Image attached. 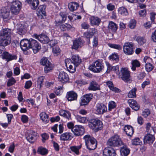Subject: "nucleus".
<instances>
[{
  "label": "nucleus",
  "instance_id": "61",
  "mask_svg": "<svg viewBox=\"0 0 156 156\" xmlns=\"http://www.w3.org/2000/svg\"><path fill=\"white\" fill-rule=\"evenodd\" d=\"M57 44V41L55 40H52L50 41H49L48 43L51 47H53Z\"/></svg>",
  "mask_w": 156,
  "mask_h": 156
},
{
  "label": "nucleus",
  "instance_id": "17",
  "mask_svg": "<svg viewBox=\"0 0 156 156\" xmlns=\"http://www.w3.org/2000/svg\"><path fill=\"white\" fill-rule=\"evenodd\" d=\"M107 110V107L104 104L100 103L97 104L96 109L97 114H103Z\"/></svg>",
  "mask_w": 156,
  "mask_h": 156
},
{
  "label": "nucleus",
  "instance_id": "47",
  "mask_svg": "<svg viewBox=\"0 0 156 156\" xmlns=\"http://www.w3.org/2000/svg\"><path fill=\"white\" fill-rule=\"evenodd\" d=\"M141 143V141L138 138H136L132 140V144L134 145H140Z\"/></svg>",
  "mask_w": 156,
  "mask_h": 156
},
{
  "label": "nucleus",
  "instance_id": "15",
  "mask_svg": "<svg viewBox=\"0 0 156 156\" xmlns=\"http://www.w3.org/2000/svg\"><path fill=\"white\" fill-rule=\"evenodd\" d=\"M91 96H92V95L91 94H88L84 95L81 97V101L80 102V105L83 106L87 105L92 99L90 97Z\"/></svg>",
  "mask_w": 156,
  "mask_h": 156
},
{
  "label": "nucleus",
  "instance_id": "14",
  "mask_svg": "<svg viewBox=\"0 0 156 156\" xmlns=\"http://www.w3.org/2000/svg\"><path fill=\"white\" fill-rule=\"evenodd\" d=\"M116 154L115 150L111 147H106L103 151V156H115Z\"/></svg>",
  "mask_w": 156,
  "mask_h": 156
},
{
  "label": "nucleus",
  "instance_id": "36",
  "mask_svg": "<svg viewBox=\"0 0 156 156\" xmlns=\"http://www.w3.org/2000/svg\"><path fill=\"white\" fill-rule=\"evenodd\" d=\"M59 26L61 30L63 31L69 30L72 28V26L67 23H65L64 24H60Z\"/></svg>",
  "mask_w": 156,
  "mask_h": 156
},
{
  "label": "nucleus",
  "instance_id": "27",
  "mask_svg": "<svg viewBox=\"0 0 156 156\" xmlns=\"http://www.w3.org/2000/svg\"><path fill=\"white\" fill-rule=\"evenodd\" d=\"M120 151L122 156H127L130 153V150L126 146H124L121 147Z\"/></svg>",
  "mask_w": 156,
  "mask_h": 156
},
{
  "label": "nucleus",
  "instance_id": "32",
  "mask_svg": "<svg viewBox=\"0 0 156 156\" xmlns=\"http://www.w3.org/2000/svg\"><path fill=\"white\" fill-rule=\"evenodd\" d=\"M72 137L70 133H66L62 134L61 135L60 138L61 140H70Z\"/></svg>",
  "mask_w": 156,
  "mask_h": 156
},
{
  "label": "nucleus",
  "instance_id": "33",
  "mask_svg": "<svg viewBox=\"0 0 156 156\" xmlns=\"http://www.w3.org/2000/svg\"><path fill=\"white\" fill-rule=\"evenodd\" d=\"M41 119L43 122L45 123H48L49 120V117L47 114L44 112H42L40 114Z\"/></svg>",
  "mask_w": 156,
  "mask_h": 156
},
{
  "label": "nucleus",
  "instance_id": "23",
  "mask_svg": "<svg viewBox=\"0 0 156 156\" xmlns=\"http://www.w3.org/2000/svg\"><path fill=\"white\" fill-rule=\"evenodd\" d=\"M96 32L97 30L95 28L90 29L89 31L84 33V35L86 38L89 39L96 34Z\"/></svg>",
  "mask_w": 156,
  "mask_h": 156
},
{
  "label": "nucleus",
  "instance_id": "19",
  "mask_svg": "<svg viewBox=\"0 0 156 156\" xmlns=\"http://www.w3.org/2000/svg\"><path fill=\"white\" fill-rule=\"evenodd\" d=\"M77 97V94L73 91H70L67 92L66 98L69 101H72L76 100Z\"/></svg>",
  "mask_w": 156,
  "mask_h": 156
},
{
  "label": "nucleus",
  "instance_id": "25",
  "mask_svg": "<svg viewBox=\"0 0 156 156\" xmlns=\"http://www.w3.org/2000/svg\"><path fill=\"white\" fill-rule=\"evenodd\" d=\"M124 130L126 132V134L129 136H131L134 133L133 127L129 125L125 126L124 128Z\"/></svg>",
  "mask_w": 156,
  "mask_h": 156
},
{
  "label": "nucleus",
  "instance_id": "53",
  "mask_svg": "<svg viewBox=\"0 0 156 156\" xmlns=\"http://www.w3.org/2000/svg\"><path fill=\"white\" fill-rule=\"evenodd\" d=\"M72 131L76 136H78V126L76 125L71 129Z\"/></svg>",
  "mask_w": 156,
  "mask_h": 156
},
{
  "label": "nucleus",
  "instance_id": "26",
  "mask_svg": "<svg viewBox=\"0 0 156 156\" xmlns=\"http://www.w3.org/2000/svg\"><path fill=\"white\" fill-rule=\"evenodd\" d=\"M17 30V32L20 35L24 34L26 32L24 26L22 24L18 25Z\"/></svg>",
  "mask_w": 156,
  "mask_h": 156
},
{
  "label": "nucleus",
  "instance_id": "1",
  "mask_svg": "<svg viewBox=\"0 0 156 156\" xmlns=\"http://www.w3.org/2000/svg\"><path fill=\"white\" fill-rule=\"evenodd\" d=\"M20 47L23 51H26L30 48H32L34 54L37 53L41 48L40 44L36 40L32 38L29 40L24 39L20 43Z\"/></svg>",
  "mask_w": 156,
  "mask_h": 156
},
{
  "label": "nucleus",
  "instance_id": "42",
  "mask_svg": "<svg viewBox=\"0 0 156 156\" xmlns=\"http://www.w3.org/2000/svg\"><path fill=\"white\" fill-rule=\"evenodd\" d=\"M72 59L74 65L77 67L78 66V55H73L72 57Z\"/></svg>",
  "mask_w": 156,
  "mask_h": 156
},
{
  "label": "nucleus",
  "instance_id": "55",
  "mask_svg": "<svg viewBox=\"0 0 156 156\" xmlns=\"http://www.w3.org/2000/svg\"><path fill=\"white\" fill-rule=\"evenodd\" d=\"M128 102L130 106L132 108L134 105L137 103L136 101L133 99H129L128 101Z\"/></svg>",
  "mask_w": 156,
  "mask_h": 156
},
{
  "label": "nucleus",
  "instance_id": "18",
  "mask_svg": "<svg viewBox=\"0 0 156 156\" xmlns=\"http://www.w3.org/2000/svg\"><path fill=\"white\" fill-rule=\"evenodd\" d=\"M65 62L66 63V67L67 68L68 71L70 73H73L76 70L75 66H74V67L73 68V66L71 64H73L74 65V64L73 62H71V60L70 59L67 58L65 60Z\"/></svg>",
  "mask_w": 156,
  "mask_h": 156
},
{
  "label": "nucleus",
  "instance_id": "54",
  "mask_svg": "<svg viewBox=\"0 0 156 156\" xmlns=\"http://www.w3.org/2000/svg\"><path fill=\"white\" fill-rule=\"evenodd\" d=\"M68 17L70 20L74 21L78 19V15L73 14L71 16H69Z\"/></svg>",
  "mask_w": 156,
  "mask_h": 156
},
{
  "label": "nucleus",
  "instance_id": "39",
  "mask_svg": "<svg viewBox=\"0 0 156 156\" xmlns=\"http://www.w3.org/2000/svg\"><path fill=\"white\" fill-rule=\"evenodd\" d=\"M136 88H134L128 94V97L129 98H134L136 97Z\"/></svg>",
  "mask_w": 156,
  "mask_h": 156
},
{
  "label": "nucleus",
  "instance_id": "60",
  "mask_svg": "<svg viewBox=\"0 0 156 156\" xmlns=\"http://www.w3.org/2000/svg\"><path fill=\"white\" fill-rule=\"evenodd\" d=\"M146 10L145 9H144L140 10L139 12V14L140 17H144L146 15Z\"/></svg>",
  "mask_w": 156,
  "mask_h": 156
},
{
  "label": "nucleus",
  "instance_id": "31",
  "mask_svg": "<svg viewBox=\"0 0 156 156\" xmlns=\"http://www.w3.org/2000/svg\"><path fill=\"white\" fill-rule=\"evenodd\" d=\"M45 6L44 5H41L39 6L37 8V9H36L37 11L39 12V13L40 15H41L40 16H41V18H43V16H45Z\"/></svg>",
  "mask_w": 156,
  "mask_h": 156
},
{
  "label": "nucleus",
  "instance_id": "4",
  "mask_svg": "<svg viewBox=\"0 0 156 156\" xmlns=\"http://www.w3.org/2000/svg\"><path fill=\"white\" fill-rule=\"evenodd\" d=\"M122 143L119 136L117 135L111 137L107 142V144L108 146L111 147L117 146L120 145Z\"/></svg>",
  "mask_w": 156,
  "mask_h": 156
},
{
  "label": "nucleus",
  "instance_id": "43",
  "mask_svg": "<svg viewBox=\"0 0 156 156\" xmlns=\"http://www.w3.org/2000/svg\"><path fill=\"white\" fill-rule=\"evenodd\" d=\"M37 152H38L39 153L42 155H44L48 153V150L45 148L40 147L38 148Z\"/></svg>",
  "mask_w": 156,
  "mask_h": 156
},
{
  "label": "nucleus",
  "instance_id": "7",
  "mask_svg": "<svg viewBox=\"0 0 156 156\" xmlns=\"http://www.w3.org/2000/svg\"><path fill=\"white\" fill-rule=\"evenodd\" d=\"M123 51L126 55H130L134 52V46L132 42L125 43L123 46Z\"/></svg>",
  "mask_w": 156,
  "mask_h": 156
},
{
  "label": "nucleus",
  "instance_id": "13",
  "mask_svg": "<svg viewBox=\"0 0 156 156\" xmlns=\"http://www.w3.org/2000/svg\"><path fill=\"white\" fill-rule=\"evenodd\" d=\"M33 36L43 43L48 44L49 41V38L44 34L38 35L36 34H34Z\"/></svg>",
  "mask_w": 156,
  "mask_h": 156
},
{
  "label": "nucleus",
  "instance_id": "52",
  "mask_svg": "<svg viewBox=\"0 0 156 156\" xmlns=\"http://www.w3.org/2000/svg\"><path fill=\"white\" fill-rule=\"evenodd\" d=\"M84 132L85 130L83 127L79 125V136L83 135Z\"/></svg>",
  "mask_w": 156,
  "mask_h": 156
},
{
  "label": "nucleus",
  "instance_id": "62",
  "mask_svg": "<svg viewBox=\"0 0 156 156\" xmlns=\"http://www.w3.org/2000/svg\"><path fill=\"white\" fill-rule=\"evenodd\" d=\"M28 117L26 115H23L22 116L21 120L24 123H27L28 121Z\"/></svg>",
  "mask_w": 156,
  "mask_h": 156
},
{
  "label": "nucleus",
  "instance_id": "44",
  "mask_svg": "<svg viewBox=\"0 0 156 156\" xmlns=\"http://www.w3.org/2000/svg\"><path fill=\"white\" fill-rule=\"evenodd\" d=\"M16 82V80L14 78L12 77L9 80L7 83V86L8 87H10L14 84Z\"/></svg>",
  "mask_w": 156,
  "mask_h": 156
},
{
  "label": "nucleus",
  "instance_id": "48",
  "mask_svg": "<svg viewBox=\"0 0 156 156\" xmlns=\"http://www.w3.org/2000/svg\"><path fill=\"white\" fill-rule=\"evenodd\" d=\"M44 79V77L41 76L39 77L37 80V84L40 85V87H41L43 85V82Z\"/></svg>",
  "mask_w": 156,
  "mask_h": 156
},
{
  "label": "nucleus",
  "instance_id": "41",
  "mask_svg": "<svg viewBox=\"0 0 156 156\" xmlns=\"http://www.w3.org/2000/svg\"><path fill=\"white\" fill-rule=\"evenodd\" d=\"M60 51L61 50L58 46H56L53 48L52 52L55 56L58 55L60 54Z\"/></svg>",
  "mask_w": 156,
  "mask_h": 156
},
{
  "label": "nucleus",
  "instance_id": "58",
  "mask_svg": "<svg viewBox=\"0 0 156 156\" xmlns=\"http://www.w3.org/2000/svg\"><path fill=\"white\" fill-rule=\"evenodd\" d=\"M73 49H75L76 50L78 49V41L77 39L75 40L73 42V45L72 47Z\"/></svg>",
  "mask_w": 156,
  "mask_h": 156
},
{
  "label": "nucleus",
  "instance_id": "5",
  "mask_svg": "<svg viewBox=\"0 0 156 156\" xmlns=\"http://www.w3.org/2000/svg\"><path fill=\"white\" fill-rule=\"evenodd\" d=\"M90 127L92 129H94L95 131L101 130L103 127L102 122L99 120L93 119H91L89 122Z\"/></svg>",
  "mask_w": 156,
  "mask_h": 156
},
{
  "label": "nucleus",
  "instance_id": "45",
  "mask_svg": "<svg viewBox=\"0 0 156 156\" xmlns=\"http://www.w3.org/2000/svg\"><path fill=\"white\" fill-rule=\"evenodd\" d=\"M136 40L138 44L140 45L144 44L146 41V40L144 38L139 37H137Z\"/></svg>",
  "mask_w": 156,
  "mask_h": 156
},
{
  "label": "nucleus",
  "instance_id": "16",
  "mask_svg": "<svg viewBox=\"0 0 156 156\" xmlns=\"http://www.w3.org/2000/svg\"><path fill=\"white\" fill-rule=\"evenodd\" d=\"M58 79L60 82L63 83L68 81L69 79L68 75L64 72L59 73Z\"/></svg>",
  "mask_w": 156,
  "mask_h": 156
},
{
  "label": "nucleus",
  "instance_id": "28",
  "mask_svg": "<svg viewBox=\"0 0 156 156\" xmlns=\"http://www.w3.org/2000/svg\"><path fill=\"white\" fill-rule=\"evenodd\" d=\"M90 22L91 24L93 25L98 26L100 23L101 20L98 17L92 16L90 18Z\"/></svg>",
  "mask_w": 156,
  "mask_h": 156
},
{
  "label": "nucleus",
  "instance_id": "64",
  "mask_svg": "<svg viewBox=\"0 0 156 156\" xmlns=\"http://www.w3.org/2000/svg\"><path fill=\"white\" fill-rule=\"evenodd\" d=\"M110 59L112 60L117 61L119 58L118 56L116 54H113L112 55L110 56Z\"/></svg>",
  "mask_w": 156,
  "mask_h": 156
},
{
  "label": "nucleus",
  "instance_id": "29",
  "mask_svg": "<svg viewBox=\"0 0 156 156\" xmlns=\"http://www.w3.org/2000/svg\"><path fill=\"white\" fill-rule=\"evenodd\" d=\"M117 25L116 23L112 21L109 22L108 26V28L109 31L115 32L117 30Z\"/></svg>",
  "mask_w": 156,
  "mask_h": 156
},
{
  "label": "nucleus",
  "instance_id": "12",
  "mask_svg": "<svg viewBox=\"0 0 156 156\" xmlns=\"http://www.w3.org/2000/svg\"><path fill=\"white\" fill-rule=\"evenodd\" d=\"M121 71L122 74L121 78L124 81L128 82L129 80L130 74L129 72L126 69L122 68Z\"/></svg>",
  "mask_w": 156,
  "mask_h": 156
},
{
  "label": "nucleus",
  "instance_id": "8",
  "mask_svg": "<svg viewBox=\"0 0 156 156\" xmlns=\"http://www.w3.org/2000/svg\"><path fill=\"white\" fill-rule=\"evenodd\" d=\"M67 16L63 12H60L59 15L56 16L55 20V24L56 26H59L60 24H62L66 20Z\"/></svg>",
  "mask_w": 156,
  "mask_h": 156
},
{
  "label": "nucleus",
  "instance_id": "21",
  "mask_svg": "<svg viewBox=\"0 0 156 156\" xmlns=\"http://www.w3.org/2000/svg\"><path fill=\"white\" fill-rule=\"evenodd\" d=\"M26 2L30 5L31 9L33 10L36 9L39 4L38 0H26Z\"/></svg>",
  "mask_w": 156,
  "mask_h": 156
},
{
  "label": "nucleus",
  "instance_id": "3",
  "mask_svg": "<svg viewBox=\"0 0 156 156\" xmlns=\"http://www.w3.org/2000/svg\"><path fill=\"white\" fill-rule=\"evenodd\" d=\"M83 138L85 140L86 145L89 150H94L97 147V141L94 137L89 135H87Z\"/></svg>",
  "mask_w": 156,
  "mask_h": 156
},
{
  "label": "nucleus",
  "instance_id": "56",
  "mask_svg": "<svg viewBox=\"0 0 156 156\" xmlns=\"http://www.w3.org/2000/svg\"><path fill=\"white\" fill-rule=\"evenodd\" d=\"M136 25V22L135 20H132L130 21L129 24V27L131 29L134 28Z\"/></svg>",
  "mask_w": 156,
  "mask_h": 156
},
{
  "label": "nucleus",
  "instance_id": "46",
  "mask_svg": "<svg viewBox=\"0 0 156 156\" xmlns=\"http://www.w3.org/2000/svg\"><path fill=\"white\" fill-rule=\"evenodd\" d=\"M145 67L147 71L148 72L151 71L154 68L152 65L149 63L146 64Z\"/></svg>",
  "mask_w": 156,
  "mask_h": 156
},
{
  "label": "nucleus",
  "instance_id": "49",
  "mask_svg": "<svg viewBox=\"0 0 156 156\" xmlns=\"http://www.w3.org/2000/svg\"><path fill=\"white\" fill-rule=\"evenodd\" d=\"M70 149L71 151L74 153L75 154H78V146H72L70 147Z\"/></svg>",
  "mask_w": 156,
  "mask_h": 156
},
{
  "label": "nucleus",
  "instance_id": "22",
  "mask_svg": "<svg viewBox=\"0 0 156 156\" xmlns=\"http://www.w3.org/2000/svg\"><path fill=\"white\" fill-rule=\"evenodd\" d=\"M3 58L6 59L7 62L13 59H16L17 56L15 55H12L9 54L7 52H5L3 54Z\"/></svg>",
  "mask_w": 156,
  "mask_h": 156
},
{
  "label": "nucleus",
  "instance_id": "20",
  "mask_svg": "<svg viewBox=\"0 0 156 156\" xmlns=\"http://www.w3.org/2000/svg\"><path fill=\"white\" fill-rule=\"evenodd\" d=\"M155 138L154 136L150 134H147L145 136L144 139L145 144H151L154 140Z\"/></svg>",
  "mask_w": 156,
  "mask_h": 156
},
{
  "label": "nucleus",
  "instance_id": "6",
  "mask_svg": "<svg viewBox=\"0 0 156 156\" xmlns=\"http://www.w3.org/2000/svg\"><path fill=\"white\" fill-rule=\"evenodd\" d=\"M22 7L21 3L18 0L13 1L12 3L10 9L11 12L15 15L18 14Z\"/></svg>",
  "mask_w": 156,
  "mask_h": 156
},
{
  "label": "nucleus",
  "instance_id": "37",
  "mask_svg": "<svg viewBox=\"0 0 156 156\" xmlns=\"http://www.w3.org/2000/svg\"><path fill=\"white\" fill-rule=\"evenodd\" d=\"M132 67L131 69L133 71L136 70V67H138L140 66V62L137 60H133L132 62Z\"/></svg>",
  "mask_w": 156,
  "mask_h": 156
},
{
  "label": "nucleus",
  "instance_id": "30",
  "mask_svg": "<svg viewBox=\"0 0 156 156\" xmlns=\"http://www.w3.org/2000/svg\"><path fill=\"white\" fill-rule=\"evenodd\" d=\"M1 13L4 19L7 18L9 15V9L5 8H2L1 10Z\"/></svg>",
  "mask_w": 156,
  "mask_h": 156
},
{
  "label": "nucleus",
  "instance_id": "63",
  "mask_svg": "<svg viewBox=\"0 0 156 156\" xmlns=\"http://www.w3.org/2000/svg\"><path fill=\"white\" fill-rule=\"evenodd\" d=\"M32 85V82L31 81H28L26 83L25 87L26 89H29Z\"/></svg>",
  "mask_w": 156,
  "mask_h": 156
},
{
  "label": "nucleus",
  "instance_id": "40",
  "mask_svg": "<svg viewBox=\"0 0 156 156\" xmlns=\"http://www.w3.org/2000/svg\"><path fill=\"white\" fill-rule=\"evenodd\" d=\"M119 12L123 16H127L128 14L127 9L124 7H120L119 9Z\"/></svg>",
  "mask_w": 156,
  "mask_h": 156
},
{
  "label": "nucleus",
  "instance_id": "9",
  "mask_svg": "<svg viewBox=\"0 0 156 156\" xmlns=\"http://www.w3.org/2000/svg\"><path fill=\"white\" fill-rule=\"evenodd\" d=\"M41 63L42 65L45 66L44 68L45 73H48L53 69L51 63L48 60L47 58H43L41 61Z\"/></svg>",
  "mask_w": 156,
  "mask_h": 156
},
{
  "label": "nucleus",
  "instance_id": "2",
  "mask_svg": "<svg viewBox=\"0 0 156 156\" xmlns=\"http://www.w3.org/2000/svg\"><path fill=\"white\" fill-rule=\"evenodd\" d=\"M11 30L10 29H2L0 32V45L5 47L9 44L11 42Z\"/></svg>",
  "mask_w": 156,
  "mask_h": 156
},
{
  "label": "nucleus",
  "instance_id": "38",
  "mask_svg": "<svg viewBox=\"0 0 156 156\" xmlns=\"http://www.w3.org/2000/svg\"><path fill=\"white\" fill-rule=\"evenodd\" d=\"M106 84L107 86L112 91L116 92H117L118 90H119L118 89L115 87H114L113 86V84L112 81H108L106 82Z\"/></svg>",
  "mask_w": 156,
  "mask_h": 156
},
{
  "label": "nucleus",
  "instance_id": "57",
  "mask_svg": "<svg viewBox=\"0 0 156 156\" xmlns=\"http://www.w3.org/2000/svg\"><path fill=\"white\" fill-rule=\"evenodd\" d=\"M116 104L113 101H111L109 104V110H110L112 109L115 108Z\"/></svg>",
  "mask_w": 156,
  "mask_h": 156
},
{
  "label": "nucleus",
  "instance_id": "10",
  "mask_svg": "<svg viewBox=\"0 0 156 156\" xmlns=\"http://www.w3.org/2000/svg\"><path fill=\"white\" fill-rule=\"evenodd\" d=\"M103 66L98 61H96L94 63L89 66V69L94 72H99L102 69Z\"/></svg>",
  "mask_w": 156,
  "mask_h": 156
},
{
  "label": "nucleus",
  "instance_id": "34",
  "mask_svg": "<svg viewBox=\"0 0 156 156\" xmlns=\"http://www.w3.org/2000/svg\"><path fill=\"white\" fill-rule=\"evenodd\" d=\"M59 114L61 116H63L68 119H69L70 117L71 114L69 112L65 110H60L59 112Z\"/></svg>",
  "mask_w": 156,
  "mask_h": 156
},
{
  "label": "nucleus",
  "instance_id": "35",
  "mask_svg": "<svg viewBox=\"0 0 156 156\" xmlns=\"http://www.w3.org/2000/svg\"><path fill=\"white\" fill-rule=\"evenodd\" d=\"M68 7L71 11H73L77 9L78 7V4L76 2H73L69 3Z\"/></svg>",
  "mask_w": 156,
  "mask_h": 156
},
{
  "label": "nucleus",
  "instance_id": "11",
  "mask_svg": "<svg viewBox=\"0 0 156 156\" xmlns=\"http://www.w3.org/2000/svg\"><path fill=\"white\" fill-rule=\"evenodd\" d=\"M37 133L33 130L28 131L26 134V138L31 143H34L36 140Z\"/></svg>",
  "mask_w": 156,
  "mask_h": 156
},
{
  "label": "nucleus",
  "instance_id": "50",
  "mask_svg": "<svg viewBox=\"0 0 156 156\" xmlns=\"http://www.w3.org/2000/svg\"><path fill=\"white\" fill-rule=\"evenodd\" d=\"M108 45L109 47L112 48L116 49L119 50H120L122 48L121 46L119 44H109Z\"/></svg>",
  "mask_w": 156,
  "mask_h": 156
},
{
  "label": "nucleus",
  "instance_id": "24",
  "mask_svg": "<svg viewBox=\"0 0 156 156\" xmlns=\"http://www.w3.org/2000/svg\"><path fill=\"white\" fill-rule=\"evenodd\" d=\"M88 88L90 90H100L99 85L94 81H92L90 82Z\"/></svg>",
  "mask_w": 156,
  "mask_h": 156
},
{
  "label": "nucleus",
  "instance_id": "51",
  "mask_svg": "<svg viewBox=\"0 0 156 156\" xmlns=\"http://www.w3.org/2000/svg\"><path fill=\"white\" fill-rule=\"evenodd\" d=\"M41 136L42 137V140L43 143H45V141L49 137V136L45 133L41 134Z\"/></svg>",
  "mask_w": 156,
  "mask_h": 156
},
{
  "label": "nucleus",
  "instance_id": "59",
  "mask_svg": "<svg viewBox=\"0 0 156 156\" xmlns=\"http://www.w3.org/2000/svg\"><path fill=\"white\" fill-rule=\"evenodd\" d=\"M150 114V111L148 109H145L142 112V115L144 117H147Z\"/></svg>",
  "mask_w": 156,
  "mask_h": 156
}]
</instances>
